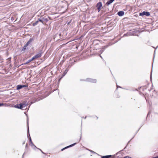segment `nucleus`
<instances>
[{
    "mask_svg": "<svg viewBox=\"0 0 158 158\" xmlns=\"http://www.w3.org/2000/svg\"><path fill=\"white\" fill-rule=\"evenodd\" d=\"M27 105L28 103L27 102L24 101L19 104V109L22 110L23 108L25 107Z\"/></svg>",
    "mask_w": 158,
    "mask_h": 158,
    "instance_id": "f257e3e1",
    "label": "nucleus"
},
{
    "mask_svg": "<svg viewBox=\"0 0 158 158\" xmlns=\"http://www.w3.org/2000/svg\"><path fill=\"white\" fill-rule=\"evenodd\" d=\"M139 15L140 16L145 15L147 16H150V13L148 12L144 11L142 13H139Z\"/></svg>",
    "mask_w": 158,
    "mask_h": 158,
    "instance_id": "f03ea898",
    "label": "nucleus"
},
{
    "mask_svg": "<svg viewBox=\"0 0 158 158\" xmlns=\"http://www.w3.org/2000/svg\"><path fill=\"white\" fill-rule=\"evenodd\" d=\"M43 52L42 50H40L39 53H37L35 56H34L33 57L34 58V59L36 58H38L41 56Z\"/></svg>",
    "mask_w": 158,
    "mask_h": 158,
    "instance_id": "7ed1b4c3",
    "label": "nucleus"
},
{
    "mask_svg": "<svg viewBox=\"0 0 158 158\" xmlns=\"http://www.w3.org/2000/svg\"><path fill=\"white\" fill-rule=\"evenodd\" d=\"M102 6V4L101 2H99L97 3L96 5V7L98 10V12H99L101 10V7Z\"/></svg>",
    "mask_w": 158,
    "mask_h": 158,
    "instance_id": "20e7f679",
    "label": "nucleus"
},
{
    "mask_svg": "<svg viewBox=\"0 0 158 158\" xmlns=\"http://www.w3.org/2000/svg\"><path fill=\"white\" fill-rule=\"evenodd\" d=\"M27 87V85H18L17 86V89L19 90L21 89L23 87Z\"/></svg>",
    "mask_w": 158,
    "mask_h": 158,
    "instance_id": "39448f33",
    "label": "nucleus"
},
{
    "mask_svg": "<svg viewBox=\"0 0 158 158\" xmlns=\"http://www.w3.org/2000/svg\"><path fill=\"white\" fill-rule=\"evenodd\" d=\"M86 81H87L90 82H91L95 83L97 82V80L96 79H93L90 78H87Z\"/></svg>",
    "mask_w": 158,
    "mask_h": 158,
    "instance_id": "423d86ee",
    "label": "nucleus"
},
{
    "mask_svg": "<svg viewBox=\"0 0 158 158\" xmlns=\"http://www.w3.org/2000/svg\"><path fill=\"white\" fill-rule=\"evenodd\" d=\"M27 126H28V128H27V135H28V134L29 135V141L30 142L32 141H31V137L30 135V134H29V127H28V120H27Z\"/></svg>",
    "mask_w": 158,
    "mask_h": 158,
    "instance_id": "0eeeda50",
    "label": "nucleus"
},
{
    "mask_svg": "<svg viewBox=\"0 0 158 158\" xmlns=\"http://www.w3.org/2000/svg\"><path fill=\"white\" fill-rule=\"evenodd\" d=\"M76 144V143H74L73 144H71V145H69V146H68L67 147H65L64 148H62L61 150L62 151L64 150V149H66V148H69V147H73V146H74Z\"/></svg>",
    "mask_w": 158,
    "mask_h": 158,
    "instance_id": "6e6552de",
    "label": "nucleus"
},
{
    "mask_svg": "<svg viewBox=\"0 0 158 158\" xmlns=\"http://www.w3.org/2000/svg\"><path fill=\"white\" fill-rule=\"evenodd\" d=\"M124 14V12L123 11H119L117 13L118 15L120 16H123Z\"/></svg>",
    "mask_w": 158,
    "mask_h": 158,
    "instance_id": "1a4fd4ad",
    "label": "nucleus"
},
{
    "mask_svg": "<svg viewBox=\"0 0 158 158\" xmlns=\"http://www.w3.org/2000/svg\"><path fill=\"white\" fill-rule=\"evenodd\" d=\"M34 39L32 38H30L29 40L27 43L26 45H27L28 46L31 43L32 41L34 40Z\"/></svg>",
    "mask_w": 158,
    "mask_h": 158,
    "instance_id": "9d476101",
    "label": "nucleus"
},
{
    "mask_svg": "<svg viewBox=\"0 0 158 158\" xmlns=\"http://www.w3.org/2000/svg\"><path fill=\"white\" fill-rule=\"evenodd\" d=\"M34 39L32 38H30L29 40L27 43L26 45H27L28 46L31 43L32 41L34 40Z\"/></svg>",
    "mask_w": 158,
    "mask_h": 158,
    "instance_id": "9b49d317",
    "label": "nucleus"
},
{
    "mask_svg": "<svg viewBox=\"0 0 158 158\" xmlns=\"http://www.w3.org/2000/svg\"><path fill=\"white\" fill-rule=\"evenodd\" d=\"M34 60V58L33 57H32L31 59L28 60H27L26 62L24 63L23 64H27L28 63H30V62H31L32 60Z\"/></svg>",
    "mask_w": 158,
    "mask_h": 158,
    "instance_id": "f8f14e48",
    "label": "nucleus"
},
{
    "mask_svg": "<svg viewBox=\"0 0 158 158\" xmlns=\"http://www.w3.org/2000/svg\"><path fill=\"white\" fill-rule=\"evenodd\" d=\"M42 18V20L44 23V22L46 23L48 21V19L45 17H43Z\"/></svg>",
    "mask_w": 158,
    "mask_h": 158,
    "instance_id": "ddd939ff",
    "label": "nucleus"
},
{
    "mask_svg": "<svg viewBox=\"0 0 158 158\" xmlns=\"http://www.w3.org/2000/svg\"><path fill=\"white\" fill-rule=\"evenodd\" d=\"M27 46H28V45H26V44L23 48L22 51H25L27 49Z\"/></svg>",
    "mask_w": 158,
    "mask_h": 158,
    "instance_id": "4468645a",
    "label": "nucleus"
},
{
    "mask_svg": "<svg viewBox=\"0 0 158 158\" xmlns=\"http://www.w3.org/2000/svg\"><path fill=\"white\" fill-rule=\"evenodd\" d=\"M111 156V155L103 156L102 157V158H109Z\"/></svg>",
    "mask_w": 158,
    "mask_h": 158,
    "instance_id": "2eb2a0df",
    "label": "nucleus"
},
{
    "mask_svg": "<svg viewBox=\"0 0 158 158\" xmlns=\"http://www.w3.org/2000/svg\"><path fill=\"white\" fill-rule=\"evenodd\" d=\"M37 20L38 22L39 21L41 23H42L43 24H44V22H43V21L42 18L38 19Z\"/></svg>",
    "mask_w": 158,
    "mask_h": 158,
    "instance_id": "dca6fc26",
    "label": "nucleus"
},
{
    "mask_svg": "<svg viewBox=\"0 0 158 158\" xmlns=\"http://www.w3.org/2000/svg\"><path fill=\"white\" fill-rule=\"evenodd\" d=\"M107 47V46H104L102 48V49L100 51V52H101V53H102L104 51V50H105V49Z\"/></svg>",
    "mask_w": 158,
    "mask_h": 158,
    "instance_id": "f3484780",
    "label": "nucleus"
},
{
    "mask_svg": "<svg viewBox=\"0 0 158 158\" xmlns=\"http://www.w3.org/2000/svg\"><path fill=\"white\" fill-rule=\"evenodd\" d=\"M38 22H38V20H37L35 23H33V26H36V25L38 23Z\"/></svg>",
    "mask_w": 158,
    "mask_h": 158,
    "instance_id": "a211bd4d",
    "label": "nucleus"
},
{
    "mask_svg": "<svg viewBox=\"0 0 158 158\" xmlns=\"http://www.w3.org/2000/svg\"><path fill=\"white\" fill-rule=\"evenodd\" d=\"M14 107L16 108L19 109V104H17L15 105L14 106Z\"/></svg>",
    "mask_w": 158,
    "mask_h": 158,
    "instance_id": "6ab92c4d",
    "label": "nucleus"
},
{
    "mask_svg": "<svg viewBox=\"0 0 158 158\" xmlns=\"http://www.w3.org/2000/svg\"><path fill=\"white\" fill-rule=\"evenodd\" d=\"M68 71V70L66 69L65 70L64 72V74L63 75V76H64L67 73Z\"/></svg>",
    "mask_w": 158,
    "mask_h": 158,
    "instance_id": "aec40b11",
    "label": "nucleus"
},
{
    "mask_svg": "<svg viewBox=\"0 0 158 158\" xmlns=\"http://www.w3.org/2000/svg\"><path fill=\"white\" fill-rule=\"evenodd\" d=\"M30 143H31V146H34L36 148H37V147H36V146L35 145H34V144L33 143H32V141H31L30 142Z\"/></svg>",
    "mask_w": 158,
    "mask_h": 158,
    "instance_id": "412c9836",
    "label": "nucleus"
},
{
    "mask_svg": "<svg viewBox=\"0 0 158 158\" xmlns=\"http://www.w3.org/2000/svg\"><path fill=\"white\" fill-rule=\"evenodd\" d=\"M129 35H130V33H127L126 34H125L124 35V36H129Z\"/></svg>",
    "mask_w": 158,
    "mask_h": 158,
    "instance_id": "4be33fe9",
    "label": "nucleus"
},
{
    "mask_svg": "<svg viewBox=\"0 0 158 158\" xmlns=\"http://www.w3.org/2000/svg\"><path fill=\"white\" fill-rule=\"evenodd\" d=\"M37 149H38L39 150H40L41 151V152H42V153L44 154H45V153H44V152H43L39 148H37Z\"/></svg>",
    "mask_w": 158,
    "mask_h": 158,
    "instance_id": "5701e85b",
    "label": "nucleus"
},
{
    "mask_svg": "<svg viewBox=\"0 0 158 158\" xmlns=\"http://www.w3.org/2000/svg\"><path fill=\"white\" fill-rule=\"evenodd\" d=\"M124 158H132L131 157H130L129 156H126L124 157Z\"/></svg>",
    "mask_w": 158,
    "mask_h": 158,
    "instance_id": "b1692460",
    "label": "nucleus"
},
{
    "mask_svg": "<svg viewBox=\"0 0 158 158\" xmlns=\"http://www.w3.org/2000/svg\"><path fill=\"white\" fill-rule=\"evenodd\" d=\"M5 104L3 103H0V106H3Z\"/></svg>",
    "mask_w": 158,
    "mask_h": 158,
    "instance_id": "393cba45",
    "label": "nucleus"
},
{
    "mask_svg": "<svg viewBox=\"0 0 158 158\" xmlns=\"http://www.w3.org/2000/svg\"><path fill=\"white\" fill-rule=\"evenodd\" d=\"M71 23V21L69 22L68 23H67V24L68 25H69L70 23Z\"/></svg>",
    "mask_w": 158,
    "mask_h": 158,
    "instance_id": "a878e982",
    "label": "nucleus"
},
{
    "mask_svg": "<svg viewBox=\"0 0 158 158\" xmlns=\"http://www.w3.org/2000/svg\"><path fill=\"white\" fill-rule=\"evenodd\" d=\"M117 88H118V87H120V88H121V87H120V86H118V85H117Z\"/></svg>",
    "mask_w": 158,
    "mask_h": 158,
    "instance_id": "bb28decb",
    "label": "nucleus"
},
{
    "mask_svg": "<svg viewBox=\"0 0 158 158\" xmlns=\"http://www.w3.org/2000/svg\"><path fill=\"white\" fill-rule=\"evenodd\" d=\"M90 151L91 152H92L94 153H95V152H94V151Z\"/></svg>",
    "mask_w": 158,
    "mask_h": 158,
    "instance_id": "cd10ccee",
    "label": "nucleus"
},
{
    "mask_svg": "<svg viewBox=\"0 0 158 158\" xmlns=\"http://www.w3.org/2000/svg\"><path fill=\"white\" fill-rule=\"evenodd\" d=\"M24 153H24V154H23V156H22V158H23V156H24Z\"/></svg>",
    "mask_w": 158,
    "mask_h": 158,
    "instance_id": "c85d7f7f",
    "label": "nucleus"
},
{
    "mask_svg": "<svg viewBox=\"0 0 158 158\" xmlns=\"http://www.w3.org/2000/svg\"><path fill=\"white\" fill-rule=\"evenodd\" d=\"M152 78V74H151V75H150V79H151Z\"/></svg>",
    "mask_w": 158,
    "mask_h": 158,
    "instance_id": "c756f323",
    "label": "nucleus"
},
{
    "mask_svg": "<svg viewBox=\"0 0 158 158\" xmlns=\"http://www.w3.org/2000/svg\"><path fill=\"white\" fill-rule=\"evenodd\" d=\"M153 158H158V156L156 157H154Z\"/></svg>",
    "mask_w": 158,
    "mask_h": 158,
    "instance_id": "7c9ffc66",
    "label": "nucleus"
},
{
    "mask_svg": "<svg viewBox=\"0 0 158 158\" xmlns=\"http://www.w3.org/2000/svg\"><path fill=\"white\" fill-rule=\"evenodd\" d=\"M27 144H26V147H25L26 148H27Z\"/></svg>",
    "mask_w": 158,
    "mask_h": 158,
    "instance_id": "2f4dec72",
    "label": "nucleus"
},
{
    "mask_svg": "<svg viewBox=\"0 0 158 158\" xmlns=\"http://www.w3.org/2000/svg\"><path fill=\"white\" fill-rule=\"evenodd\" d=\"M100 56L102 58V56H101L100 55Z\"/></svg>",
    "mask_w": 158,
    "mask_h": 158,
    "instance_id": "473e14b6",
    "label": "nucleus"
},
{
    "mask_svg": "<svg viewBox=\"0 0 158 158\" xmlns=\"http://www.w3.org/2000/svg\"><path fill=\"white\" fill-rule=\"evenodd\" d=\"M81 137H80V139H81Z\"/></svg>",
    "mask_w": 158,
    "mask_h": 158,
    "instance_id": "72a5a7b5",
    "label": "nucleus"
},
{
    "mask_svg": "<svg viewBox=\"0 0 158 158\" xmlns=\"http://www.w3.org/2000/svg\"><path fill=\"white\" fill-rule=\"evenodd\" d=\"M154 58H153V61L154 60Z\"/></svg>",
    "mask_w": 158,
    "mask_h": 158,
    "instance_id": "f704fd0d",
    "label": "nucleus"
},
{
    "mask_svg": "<svg viewBox=\"0 0 158 158\" xmlns=\"http://www.w3.org/2000/svg\"><path fill=\"white\" fill-rule=\"evenodd\" d=\"M86 118V117L84 118H85H85Z\"/></svg>",
    "mask_w": 158,
    "mask_h": 158,
    "instance_id": "c9c22d12",
    "label": "nucleus"
},
{
    "mask_svg": "<svg viewBox=\"0 0 158 158\" xmlns=\"http://www.w3.org/2000/svg\"><path fill=\"white\" fill-rule=\"evenodd\" d=\"M97 119H98V117H97Z\"/></svg>",
    "mask_w": 158,
    "mask_h": 158,
    "instance_id": "e433bc0d",
    "label": "nucleus"
},
{
    "mask_svg": "<svg viewBox=\"0 0 158 158\" xmlns=\"http://www.w3.org/2000/svg\"><path fill=\"white\" fill-rule=\"evenodd\" d=\"M149 113H148V114H149Z\"/></svg>",
    "mask_w": 158,
    "mask_h": 158,
    "instance_id": "4c0bfd02",
    "label": "nucleus"
},
{
    "mask_svg": "<svg viewBox=\"0 0 158 158\" xmlns=\"http://www.w3.org/2000/svg\"><path fill=\"white\" fill-rule=\"evenodd\" d=\"M152 70L151 73H152Z\"/></svg>",
    "mask_w": 158,
    "mask_h": 158,
    "instance_id": "58836bf2",
    "label": "nucleus"
}]
</instances>
